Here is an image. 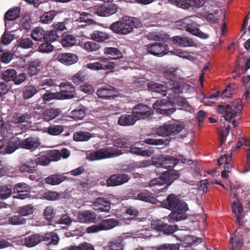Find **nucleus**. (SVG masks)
Here are the masks:
<instances>
[{
  "mask_svg": "<svg viewBox=\"0 0 250 250\" xmlns=\"http://www.w3.org/2000/svg\"><path fill=\"white\" fill-rule=\"evenodd\" d=\"M33 42L30 38H21L19 41V46L23 49H29L32 47Z\"/></svg>",
  "mask_w": 250,
  "mask_h": 250,
  "instance_id": "0e129e2a",
  "label": "nucleus"
},
{
  "mask_svg": "<svg viewBox=\"0 0 250 250\" xmlns=\"http://www.w3.org/2000/svg\"><path fill=\"white\" fill-rule=\"evenodd\" d=\"M129 151L134 154H136L138 155L143 156H150V154L149 153V151L147 150H143L141 148H139L137 147L133 146H130V149Z\"/></svg>",
  "mask_w": 250,
  "mask_h": 250,
  "instance_id": "680f3d73",
  "label": "nucleus"
},
{
  "mask_svg": "<svg viewBox=\"0 0 250 250\" xmlns=\"http://www.w3.org/2000/svg\"><path fill=\"white\" fill-rule=\"evenodd\" d=\"M42 68V61L39 59L31 61L28 66V73L31 76L37 75Z\"/></svg>",
  "mask_w": 250,
  "mask_h": 250,
  "instance_id": "cd10ccee",
  "label": "nucleus"
},
{
  "mask_svg": "<svg viewBox=\"0 0 250 250\" xmlns=\"http://www.w3.org/2000/svg\"><path fill=\"white\" fill-rule=\"evenodd\" d=\"M186 31L193 35L199 36L202 38L206 39L208 37V35L201 32L198 28L192 26V23L190 24Z\"/></svg>",
  "mask_w": 250,
  "mask_h": 250,
  "instance_id": "6e6d98bb",
  "label": "nucleus"
},
{
  "mask_svg": "<svg viewBox=\"0 0 250 250\" xmlns=\"http://www.w3.org/2000/svg\"><path fill=\"white\" fill-rule=\"evenodd\" d=\"M171 41L182 47L194 46L196 43L190 38L183 36H176L171 38Z\"/></svg>",
  "mask_w": 250,
  "mask_h": 250,
  "instance_id": "393cba45",
  "label": "nucleus"
},
{
  "mask_svg": "<svg viewBox=\"0 0 250 250\" xmlns=\"http://www.w3.org/2000/svg\"><path fill=\"white\" fill-rule=\"evenodd\" d=\"M61 87L62 88L59 93L61 94V100L72 99L75 96V87L69 82H62L61 83Z\"/></svg>",
  "mask_w": 250,
  "mask_h": 250,
  "instance_id": "a211bd4d",
  "label": "nucleus"
},
{
  "mask_svg": "<svg viewBox=\"0 0 250 250\" xmlns=\"http://www.w3.org/2000/svg\"><path fill=\"white\" fill-rule=\"evenodd\" d=\"M147 52L155 56L162 57L168 53V45L165 43L154 42L146 45Z\"/></svg>",
  "mask_w": 250,
  "mask_h": 250,
  "instance_id": "1a4fd4ad",
  "label": "nucleus"
},
{
  "mask_svg": "<svg viewBox=\"0 0 250 250\" xmlns=\"http://www.w3.org/2000/svg\"><path fill=\"white\" fill-rule=\"evenodd\" d=\"M217 112L221 114H225L223 116L226 120L230 121L237 117V113H233V107L228 104H221L218 106Z\"/></svg>",
  "mask_w": 250,
  "mask_h": 250,
  "instance_id": "5701e85b",
  "label": "nucleus"
},
{
  "mask_svg": "<svg viewBox=\"0 0 250 250\" xmlns=\"http://www.w3.org/2000/svg\"><path fill=\"white\" fill-rule=\"evenodd\" d=\"M78 218L81 223L92 222L95 220L96 214L94 212L87 210L79 213Z\"/></svg>",
  "mask_w": 250,
  "mask_h": 250,
  "instance_id": "473e14b6",
  "label": "nucleus"
},
{
  "mask_svg": "<svg viewBox=\"0 0 250 250\" xmlns=\"http://www.w3.org/2000/svg\"><path fill=\"white\" fill-rule=\"evenodd\" d=\"M61 37L56 30H51L49 31L45 32L44 42H47L51 43L55 41H56Z\"/></svg>",
  "mask_w": 250,
  "mask_h": 250,
  "instance_id": "de8ad7c7",
  "label": "nucleus"
},
{
  "mask_svg": "<svg viewBox=\"0 0 250 250\" xmlns=\"http://www.w3.org/2000/svg\"><path fill=\"white\" fill-rule=\"evenodd\" d=\"M61 43L63 47L72 46L75 44L76 39L72 35H65L61 39Z\"/></svg>",
  "mask_w": 250,
  "mask_h": 250,
  "instance_id": "a18cd8bd",
  "label": "nucleus"
},
{
  "mask_svg": "<svg viewBox=\"0 0 250 250\" xmlns=\"http://www.w3.org/2000/svg\"><path fill=\"white\" fill-rule=\"evenodd\" d=\"M17 72L13 69H8L5 70L2 74V79L6 82L14 81Z\"/></svg>",
  "mask_w": 250,
  "mask_h": 250,
  "instance_id": "4d7b16f0",
  "label": "nucleus"
},
{
  "mask_svg": "<svg viewBox=\"0 0 250 250\" xmlns=\"http://www.w3.org/2000/svg\"><path fill=\"white\" fill-rule=\"evenodd\" d=\"M61 94L59 92H53L51 90H46V92L42 96L44 101H50L52 100H61Z\"/></svg>",
  "mask_w": 250,
  "mask_h": 250,
  "instance_id": "c03bdc74",
  "label": "nucleus"
},
{
  "mask_svg": "<svg viewBox=\"0 0 250 250\" xmlns=\"http://www.w3.org/2000/svg\"><path fill=\"white\" fill-rule=\"evenodd\" d=\"M59 240V235L54 231L42 234V242H44L47 246L57 245Z\"/></svg>",
  "mask_w": 250,
  "mask_h": 250,
  "instance_id": "b1692460",
  "label": "nucleus"
},
{
  "mask_svg": "<svg viewBox=\"0 0 250 250\" xmlns=\"http://www.w3.org/2000/svg\"><path fill=\"white\" fill-rule=\"evenodd\" d=\"M21 148L33 151L41 146L40 139L36 137L31 136L24 140H21Z\"/></svg>",
  "mask_w": 250,
  "mask_h": 250,
  "instance_id": "f3484780",
  "label": "nucleus"
},
{
  "mask_svg": "<svg viewBox=\"0 0 250 250\" xmlns=\"http://www.w3.org/2000/svg\"><path fill=\"white\" fill-rule=\"evenodd\" d=\"M137 198L142 201L155 204L156 199L153 194L147 190H144L137 195Z\"/></svg>",
  "mask_w": 250,
  "mask_h": 250,
  "instance_id": "e433bc0d",
  "label": "nucleus"
},
{
  "mask_svg": "<svg viewBox=\"0 0 250 250\" xmlns=\"http://www.w3.org/2000/svg\"><path fill=\"white\" fill-rule=\"evenodd\" d=\"M141 25V22L136 18L125 17L122 20L113 22L109 29L117 34L127 35L132 32L134 27L138 28Z\"/></svg>",
  "mask_w": 250,
  "mask_h": 250,
  "instance_id": "f03ea898",
  "label": "nucleus"
},
{
  "mask_svg": "<svg viewBox=\"0 0 250 250\" xmlns=\"http://www.w3.org/2000/svg\"><path fill=\"white\" fill-rule=\"evenodd\" d=\"M163 207L172 210L167 217V219L170 223L185 220L187 218L186 212L188 210L187 204L180 199L174 194H169L167 198L162 202Z\"/></svg>",
  "mask_w": 250,
  "mask_h": 250,
  "instance_id": "f257e3e1",
  "label": "nucleus"
},
{
  "mask_svg": "<svg viewBox=\"0 0 250 250\" xmlns=\"http://www.w3.org/2000/svg\"><path fill=\"white\" fill-rule=\"evenodd\" d=\"M92 137V134L85 131H79L74 133V140L77 142H84L88 141Z\"/></svg>",
  "mask_w": 250,
  "mask_h": 250,
  "instance_id": "ea45409f",
  "label": "nucleus"
},
{
  "mask_svg": "<svg viewBox=\"0 0 250 250\" xmlns=\"http://www.w3.org/2000/svg\"><path fill=\"white\" fill-rule=\"evenodd\" d=\"M37 163L32 159L29 160L19 167L20 172L32 181L36 180Z\"/></svg>",
  "mask_w": 250,
  "mask_h": 250,
  "instance_id": "9d476101",
  "label": "nucleus"
},
{
  "mask_svg": "<svg viewBox=\"0 0 250 250\" xmlns=\"http://www.w3.org/2000/svg\"><path fill=\"white\" fill-rule=\"evenodd\" d=\"M46 132L49 135L57 136L61 134L64 130V127L61 125H50L46 128Z\"/></svg>",
  "mask_w": 250,
  "mask_h": 250,
  "instance_id": "79ce46f5",
  "label": "nucleus"
},
{
  "mask_svg": "<svg viewBox=\"0 0 250 250\" xmlns=\"http://www.w3.org/2000/svg\"><path fill=\"white\" fill-rule=\"evenodd\" d=\"M93 208L98 211L107 212L110 209V202L106 198H97L92 205Z\"/></svg>",
  "mask_w": 250,
  "mask_h": 250,
  "instance_id": "aec40b11",
  "label": "nucleus"
},
{
  "mask_svg": "<svg viewBox=\"0 0 250 250\" xmlns=\"http://www.w3.org/2000/svg\"><path fill=\"white\" fill-rule=\"evenodd\" d=\"M123 239L121 236L113 239L108 242L107 249L108 250H123Z\"/></svg>",
  "mask_w": 250,
  "mask_h": 250,
  "instance_id": "c9c22d12",
  "label": "nucleus"
},
{
  "mask_svg": "<svg viewBox=\"0 0 250 250\" xmlns=\"http://www.w3.org/2000/svg\"><path fill=\"white\" fill-rule=\"evenodd\" d=\"M170 140L166 139H156L153 138H146L144 140V142L146 144L159 146V145H166L168 144Z\"/></svg>",
  "mask_w": 250,
  "mask_h": 250,
  "instance_id": "8fccbe9b",
  "label": "nucleus"
},
{
  "mask_svg": "<svg viewBox=\"0 0 250 250\" xmlns=\"http://www.w3.org/2000/svg\"><path fill=\"white\" fill-rule=\"evenodd\" d=\"M36 157V158L35 159L32 160L33 161H35L37 163V166L38 165L43 166H47L51 161L49 156L47 155L39 154Z\"/></svg>",
  "mask_w": 250,
  "mask_h": 250,
  "instance_id": "49530a36",
  "label": "nucleus"
},
{
  "mask_svg": "<svg viewBox=\"0 0 250 250\" xmlns=\"http://www.w3.org/2000/svg\"><path fill=\"white\" fill-rule=\"evenodd\" d=\"M115 89L111 86H104L99 88L97 94L99 98L104 99H109L115 95Z\"/></svg>",
  "mask_w": 250,
  "mask_h": 250,
  "instance_id": "bb28decb",
  "label": "nucleus"
},
{
  "mask_svg": "<svg viewBox=\"0 0 250 250\" xmlns=\"http://www.w3.org/2000/svg\"><path fill=\"white\" fill-rule=\"evenodd\" d=\"M130 179V176L125 173H119L112 174L109 176L106 183L108 186L115 187L122 185Z\"/></svg>",
  "mask_w": 250,
  "mask_h": 250,
  "instance_id": "2eb2a0df",
  "label": "nucleus"
},
{
  "mask_svg": "<svg viewBox=\"0 0 250 250\" xmlns=\"http://www.w3.org/2000/svg\"><path fill=\"white\" fill-rule=\"evenodd\" d=\"M138 118L134 113L131 114H123L119 118L118 123L122 126H131L134 125Z\"/></svg>",
  "mask_w": 250,
  "mask_h": 250,
  "instance_id": "a878e982",
  "label": "nucleus"
},
{
  "mask_svg": "<svg viewBox=\"0 0 250 250\" xmlns=\"http://www.w3.org/2000/svg\"><path fill=\"white\" fill-rule=\"evenodd\" d=\"M167 99L168 100L162 99L156 100L153 104V108L158 113L167 116L174 113L175 109L173 108H171L173 104L170 102L169 98Z\"/></svg>",
  "mask_w": 250,
  "mask_h": 250,
  "instance_id": "6e6552de",
  "label": "nucleus"
},
{
  "mask_svg": "<svg viewBox=\"0 0 250 250\" xmlns=\"http://www.w3.org/2000/svg\"><path fill=\"white\" fill-rule=\"evenodd\" d=\"M45 31L41 27H35L31 32L32 39L36 41L44 42Z\"/></svg>",
  "mask_w": 250,
  "mask_h": 250,
  "instance_id": "4c0bfd02",
  "label": "nucleus"
},
{
  "mask_svg": "<svg viewBox=\"0 0 250 250\" xmlns=\"http://www.w3.org/2000/svg\"><path fill=\"white\" fill-rule=\"evenodd\" d=\"M85 79L86 75L84 72L79 71L72 77L71 80L74 83L79 84L83 83Z\"/></svg>",
  "mask_w": 250,
  "mask_h": 250,
  "instance_id": "13d9d810",
  "label": "nucleus"
},
{
  "mask_svg": "<svg viewBox=\"0 0 250 250\" xmlns=\"http://www.w3.org/2000/svg\"><path fill=\"white\" fill-rule=\"evenodd\" d=\"M34 212V207L32 205L29 204L20 207L18 212L22 216H26L31 214Z\"/></svg>",
  "mask_w": 250,
  "mask_h": 250,
  "instance_id": "3c124183",
  "label": "nucleus"
},
{
  "mask_svg": "<svg viewBox=\"0 0 250 250\" xmlns=\"http://www.w3.org/2000/svg\"><path fill=\"white\" fill-rule=\"evenodd\" d=\"M24 242L25 246L27 247H35L42 242V234L37 233L26 237Z\"/></svg>",
  "mask_w": 250,
  "mask_h": 250,
  "instance_id": "c756f323",
  "label": "nucleus"
},
{
  "mask_svg": "<svg viewBox=\"0 0 250 250\" xmlns=\"http://www.w3.org/2000/svg\"><path fill=\"white\" fill-rule=\"evenodd\" d=\"M54 47L50 42H44L39 47V51L42 53H49L53 50Z\"/></svg>",
  "mask_w": 250,
  "mask_h": 250,
  "instance_id": "e2e57ef3",
  "label": "nucleus"
},
{
  "mask_svg": "<svg viewBox=\"0 0 250 250\" xmlns=\"http://www.w3.org/2000/svg\"><path fill=\"white\" fill-rule=\"evenodd\" d=\"M68 250H95L94 246L87 242L80 244L79 246H70Z\"/></svg>",
  "mask_w": 250,
  "mask_h": 250,
  "instance_id": "864d4df0",
  "label": "nucleus"
},
{
  "mask_svg": "<svg viewBox=\"0 0 250 250\" xmlns=\"http://www.w3.org/2000/svg\"><path fill=\"white\" fill-rule=\"evenodd\" d=\"M151 228L158 231L163 232V234L170 235L173 234L178 229L176 225H170L164 223L160 220H153L151 222Z\"/></svg>",
  "mask_w": 250,
  "mask_h": 250,
  "instance_id": "9b49d317",
  "label": "nucleus"
},
{
  "mask_svg": "<svg viewBox=\"0 0 250 250\" xmlns=\"http://www.w3.org/2000/svg\"><path fill=\"white\" fill-rule=\"evenodd\" d=\"M118 225V221L115 219L104 220L99 225H93L86 228L88 233H96L103 230L110 229Z\"/></svg>",
  "mask_w": 250,
  "mask_h": 250,
  "instance_id": "0eeeda50",
  "label": "nucleus"
},
{
  "mask_svg": "<svg viewBox=\"0 0 250 250\" xmlns=\"http://www.w3.org/2000/svg\"><path fill=\"white\" fill-rule=\"evenodd\" d=\"M61 113L59 108H50L45 110L42 115V118L44 121L49 122L57 117H58Z\"/></svg>",
  "mask_w": 250,
  "mask_h": 250,
  "instance_id": "2f4dec72",
  "label": "nucleus"
},
{
  "mask_svg": "<svg viewBox=\"0 0 250 250\" xmlns=\"http://www.w3.org/2000/svg\"><path fill=\"white\" fill-rule=\"evenodd\" d=\"M66 179V177L62 174H54L48 176L45 179L46 184L50 185H57Z\"/></svg>",
  "mask_w": 250,
  "mask_h": 250,
  "instance_id": "72a5a7b5",
  "label": "nucleus"
},
{
  "mask_svg": "<svg viewBox=\"0 0 250 250\" xmlns=\"http://www.w3.org/2000/svg\"><path fill=\"white\" fill-rule=\"evenodd\" d=\"M148 88L152 91L159 93L163 96H166L167 94V87L163 84L158 83L154 82H151L147 84Z\"/></svg>",
  "mask_w": 250,
  "mask_h": 250,
  "instance_id": "7c9ffc66",
  "label": "nucleus"
},
{
  "mask_svg": "<svg viewBox=\"0 0 250 250\" xmlns=\"http://www.w3.org/2000/svg\"><path fill=\"white\" fill-rule=\"evenodd\" d=\"M38 92L36 87L33 85H27L22 93L23 98L25 100L33 97Z\"/></svg>",
  "mask_w": 250,
  "mask_h": 250,
  "instance_id": "37998d69",
  "label": "nucleus"
},
{
  "mask_svg": "<svg viewBox=\"0 0 250 250\" xmlns=\"http://www.w3.org/2000/svg\"><path fill=\"white\" fill-rule=\"evenodd\" d=\"M118 6L114 3H106L99 6L96 10V13L101 17H109L115 14L117 10Z\"/></svg>",
  "mask_w": 250,
  "mask_h": 250,
  "instance_id": "4468645a",
  "label": "nucleus"
},
{
  "mask_svg": "<svg viewBox=\"0 0 250 250\" xmlns=\"http://www.w3.org/2000/svg\"><path fill=\"white\" fill-rule=\"evenodd\" d=\"M90 36L92 40L97 42H106L110 39V35L108 33L100 30L93 31Z\"/></svg>",
  "mask_w": 250,
  "mask_h": 250,
  "instance_id": "c85d7f7f",
  "label": "nucleus"
},
{
  "mask_svg": "<svg viewBox=\"0 0 250 250\" xmlns=\"http://www.w3.org/2000/svg\"><path fill=\"white\" fill-rule=\"evenodd\" d=\"M99 59L100 62L89 63L86 64V66L92 70H111L114 68L115 66V63L108 61V59L100 58Z\"/></svg>",
  "mask_w": 250,
  "mask_h": 250,
  "instance_id": "f8f14e48",
  "label": "nucleus"
},
{
  "mask_svg": "<svg viewBox=\"0 0 250 250\" xmlns=\"http://www.w3.org/2000/svg\"><path fill=\"white\" fill-rule=\"evenodd\" d=\"M184 89H182L181 91H169L168 96L167 98H169L170 102L172 103L173 104H177L185 108L188 109L190 106L188 104L186 99L180 96V93L183 92Z\"/></svg>",
  "mask_w": 250,
  "mask_h": 250,
  "instance_id": "dca6fc26",
  "label": "nucleus"
},
{
  "mask_svg": "<svg viewBox=\"0 0 250 250\" xmlns=\"http://www.w3.org/2000/svg\"><path fill=\"white\" fill-rule=\"evenodd\" d=\"M180 160L182 163L187 162L186 158L183 159L182 157L180 159L172 156L166 155L165 157H162L161 158L160 167L167 168L170 171L179 163Z\"/></svg>",
  "mask_w": 250,
  "mask_h": 250,
  "instance_id": "ddd939ff",
  "label": "nucleus"
},
{
  "mask_svg": "<svg viewBox=\"0 0 250 250\" xmlns=\"http://www.w3.org/2000/svg\"><path fill=\"white\" fill-rule=\"evenodd\" d=\"M21 139L18 137L11 138L7 142L4 148V151L0 152L2 154H11L17 149L21 148Z\"/></svg>",
  "mask_w": 250,
  "mask_h": 250,
  "instance_id": "4be33fe9",
  "label": "nucleus"
},
{
  "mask_svg": "<svg viewBox=\"0 0 250 250\" xmlns=\"http://www.w3.org/2000/svg\"><path fill=\"white\" fill-rule=\"evenodd\" d=\"M91 16V15L90 14L83 12L80 14V16L77 21L80 22H83L85 23L84 25L87 24H92L94 22V21L93 20L89 18Z\"/></svg>",
  "mask_w": 250,
  "mask_h": 250,
  "instance_id": "338daca9",
  "label": "nucleus"
},
{
  "mask_svg": "<svg viewBox=\"0 0 250 250\" xmlns=\"http://www.w3.org/2000/svg\"><path fill=\"white\" fill-rule=\"evenodd\" d=\"M8 221V223L12 225H21L25 224L26 222V219L19 214L9 218Z\"/></svg>",
  "mask_w": 250,
  "mask_h": 250,
  "instance_id": "09e8293b",
  "label": "nucleus"
},
{
  "mask_svg": "<svg viewBox=\"0 0 250 250\" xmlns=\"http://www.w3.org/2000/svg\"><path fill=\"white\" fill-rule=\"evenodd\" d=\"M164 77L166 79L165 83L169 87L168 91H181L184 89L183 84L177 81V75L175 74V71L171 69H167L164 73Z\"/></svg>",
  "mask_w": 250,
  "mask_h": 250,
  "instance_id": "39448f33",
  "label": "nucleus"
},
{
  "mask_svg": "<svg viewBox=\"0 0 250 250\" xmlns=\"http://www.w3.org/2000/svg\"><path fill=\"white\" fill-rule=\"evenodd\" d=\"M184 127V124L176 120H170L160 126L156 133L160 136L166 137L175 135L181 132Z\"/></svg>",
  "mask_w": 250,
  "mask_h": 250,
  "instance_id": "7ed1b4c3",
  "label": "nucleus"
},
{
  "mask_svg": "<svg viewBox=\"0 0 250 250\" xmlns=\"http://www.w3.org/2000/svg\"><path fill=\"white\" fill-rule=\"evenodd\" d=\"M30 191L29 187L25 183H20L16 184L13 188L14 193Z\"/></svg>",
  "mask_w": 250,
  "mask_h": 250,
  "instance_id": "bf43d9fd",
  "label": "nucleus"
},
{
  "mask_svg": "<svg viewBox=\"0 0 250 250\" xmlns=\"http://www.w3.org/2000/svg\"><path fill=\"white\" fill-rule=\"evenodd\" d=\"M56 15L57 13L54 10H50L44 12V14L40 17V21L43 23H49L52 21Z\"/></svg>",
  "mask_w": 250,
  "mask_h": 250,
  "instance_id": "a19ab883",
  "label": "nucleus"
},
{
  "mask_svg": "<svg viewBox=\"0 0 250 250\" xmlns=\"http://www.w3.org/2000/svg\"><path fill=\"white\" fill-rule=\"evenodd\" d=\"M100 44L92 41L85 42L83 45V48L89 52L98 51L100 48Z\"/></svg>",
  "mask_w": 250,
  "mask_h": 250,
  "instance_id": "603ef678",
  "label": "nucleus"
},
{
  "mask_svg": "<svg viewBox=\"0 0 250 250\" xmlns=\"http://www.w3.org/2000/svg\"><path fill=\"white\" fill-rule=\"evenodd\" d=\"M104 53L105 55H110L111 56H115L116 57H110L111 59L117 60L123 57L121 51L117 48L112 47H105L104 49Z\"/></svg>",
  "mask_w": 250,
  "mask_h": 250,
  "instance_id": "58836bf2",
  "label": "nucleus"
},
{
  "mask_svg": "<svg viewBox=\"0 0 250 250\" xmlns=\"http://www.w3.org/2000/svg\"><path fill=\"white\" fill-rule=\"evenodd\" d=\"M172 183L171 175L169 171L163 172L159 177L150 180L149 186H161L164 185H170Z\"/></svg>",
  "mask_w": 250,
  "mask_h": 250,
  "instance_id": "6ab92c4d",
  "label": "nucleus"
},
{
  "mask_svg": "<svg viewBox=\"0 0 250 250\" xmlns=\"http://www.w3.org/2000/svg\"><path fill=\"white\" fill-rule=\"evenodd\" d=\"M121 154L119 150L115 148H101L90 152L87 158L90 161H94L119 156Z\"/></svg>",
  "mask_w": 250,
  "mask_h": 250,
  "instance_id": "20e7f679",
  "label": "nucleus"
},
{
  "mask_svg": "<svg viewBox=\"0 0 250 250\" xmlns=\"http://www.w3.org/2000/svg\"><path fill=\"white\" fill-rule=\"evenodd\" d=\"M21 12L20 7H15L8 10L4 15V20L5 23L7 21H14L16 20L20 15Z\"/></svg>",
  "mask_w": 250,
  "mask_h": 250,
  "instance_id": "f704fd0d",
  "label": "nucleus"
},
{
  "mask_svg": "<svg viewBox=\"0 0 250 250\" xmlns=\"http://www.w3.org/2000/svg\"><path fill=\"white\" fill-rule=\"evenodd\" d=\"M133 113L140 120H150L153 114V110L150 106L143 104H138L132 108Z\"/></svg>",
  "mask_w": 250,
  "mask_h": 250,
  "instance_id": "423d86ee",
  "label": "nucleus"
},
{
  "mask_svg": "<svg viewBox=\"0 0 250 250\" xmlns=\"http://www.w3.org/2000/svg\"><path fill=\"white\" fill-rule=\"evenodd\" d=\"M192 22V21L189 18H186L176 21V26L179 29L186 31Z\"/></svg>",
  "mask_w": 250,
  "mask_h": 250,
  "instance_id": "5fc2aeb1",
  "label": "nucleus"
},
{
  "mask_svg": "<svg viewBox=\"0 0 250 250\" xmlns=\"http://www.w3.org/2000/svg\"><path fill=\"white\" fill-rule=\"evenodd\" d=\"M230 241L232 244V249H234V247H241L243 245L242 236L241 234L235 235L234 237H230Z\"/></svg>",
  "mask_w": 250,
  "mask_h": 250,
  "instance_id": "69168bd1",
  "label": "nucleus"
},
{
  "mask_svg": "<svg viewBox=\"0 0 250 250\" xmlns=\"http://www.w3.org/2000/svg\"><path fill=\"white\" fill-rule=\"evenodd\" d=\"M12 194L11 188L7 186H1L0 188V199H6L9 197Z\"/></svg>",
  "mask_w": 250,
  "mask_h": 250,
  "instance_id": "052dcab7",
  "label": "nucleus"
},
{
  "mask_svg": "<svg viewBox=\"0 0 250 250\" xmlns=\"http://www.w3.org/2000/svg\"><path fill=\"white\" fill-rule=\"evenodd\" d=\"M157 250H179V246L177 244H164L156 248Z\"/></svg>",
  "mask_w": 250,
  "mask_h": 250,
  "instance_id": "774afa93",
  "label": "nucleus"
},
{
  "mask_svg": "<svg viewBox=\"0 0 250 250\" xmlns=\"http://www.w3.org/2000/svg\"><path fill=\"white\" fill-rule=\"evenodd\" d=\"M56 59L62 63L69 65L77 62L78 57L73 53H60L56 55Z\"/></svg>",
  "mask_w": 250,
  "mask_h": 250,
  "instance_id": "412c9836",
  "label": "nucleus"
}]
</instances>
